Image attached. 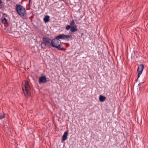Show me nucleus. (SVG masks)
I'll return each instance as SVG.
<instances>
[{
	"label": "nucleus",
	"mask_w": 148,
	"mask_h": 148,
	"mask_svg": "<svg viewBox=\"0 0 148 148\" xmlns=\"http://www.w3.org/2000/svg\"><path fill=\"white\" fill-rule=\"evenodd\" d=\"M72 38H55L52 40L51 47L57 48L58 50H63V46L61 44L60 41L59 39H64L66 40H71Z\"/></svg>",
	"instance_id": "nucleus-1"
},
{
	"label": "nucleus",
	"mask_w": 148,
	"mask_h": 148,
	"mask_svg": "<svg viewBox=\"0 0 148 148\" xmlns=\"http://www.w3.org/2000/svg\"><path fill=\"white\" fill-rule=\"evenodd\" d=\"M15 10L17 14L22 18H23L26 15V11L25 8L21 5L17 4Z\"/></svg>",
	"instance_id": "nucleus-2"
},
{
	"label": "nucleus",
	"mask_w": 148,
	"mask_h": 148,
	"mask_svg": "<svg viewBox=\"0 0 148 148\" xmlns=\"http://www.w3.org/2000/svg\"><path fill=\"white\" fill-rule=\"evenodd\" d=\"M22 89L26 97H28L31 95L30 90L29 84L28 81H25L23 84L22 83Z\"/></svg>",
	"instance_id": "nucleus-3"
},
{
	"label": "nucleus",
	"mask_w": 148,
	"mask_h": 148,
	"mask_svg": "<svg viewBox=\"0 0 148 148\" xmlns=\"http://www.w3.org/2000/svg\"><path fill=\"white\" fill-rule=\"evenodd\" d=\"M42 42L41 43V46L42 48L45 49L46 46L51 47L52 40L49 38H43Z\"/></svg>",
	"instance_id": "nucleus-4"
},
{
	"label": "nucleus",
	"mask_w": 148,
	"mask_h": 148,
	"mask_svg": "<svg viewBox=\"0 0 148 148\" xmlns=\"http://www.w3.org/2000/svg\"><path fill=\"white\" fill-rule=\"evenodd\" d=\"M144 68V66L143 64H141L138 67L137 72H138V78L137 79V81L138 80V79L140 77V75L142 74Z\"/></svg>",
	"instance_id": "nucleus-5"
},
{
	"label": "nucleus",
	"mask_w": 148,
	"mask_h": 148,
	"mask_svg": "<svg viewBox=\"0 0 148 148\" xmlns=\"http://www.w3.org/2000/svg\"><path fill=\"white\" fill-rule=\"evenodd\" d=\"M39 83L40 84L41 83H45L47 82L46 77L45 75H43L39 77L38 80Z\"/></svg>",
	"instance_id": "nucleus-6"
},
{
	"label": "nucleus",
	"mask_w": 148,
	"mask_h": 148,
	"mask_svg": "<svg viewBox=\"0 0 148 148\" xmlns=\"http://www.w3.org/2000/svg\"><path fill=\"white\" fill-rule=\"evenodd\" d=\"M67 134L68 132L67 131L65 132H64L62 137V141H64L66 139L67 136Z\"/></svg>",
	"instance_id": "nucleus-7"
},
{
	"label": "nucleus",
	"mask_w": 148,
	"mask_h": 148,
	"mask_svg": "<svg viewBox=\"0 0 148 148\" xmlns=\"http://www.w3.org/2000/svg\"><path fill=\"white\" fill-rule=\"evenodd\" d=\"M76 26H71L70 31L71 32H74L77 31Z\"/></svg>",
	"instance_id": "nucleus-8"
},
{
	"label": "nucleus",
	"mask_w": 148,
	"mask_h": 148,
	"mask_svg": "<svg viewBox=\"0 0 148 148\" xmlns=\"http://www.w3.org/2000/svg\"><path fill=\"white\" fill-rule=\"evenodd\" d=\"M5 15L6 16V15L5 14H4L3 15V16L1 18V20L3 23L4 24L5 23H7V19L4 16H4Z\"/></svg>",
	"instance_id": "nucleus-9"
},
{
	"label": "nucleus",
	"mask_w": 148,
	"mask_h": 148,
	"mask_svg": "<svg viewBox=\"0 0 148 148\" xmlns=\"http://www.w3.org/2000/svg\"><path fill=\"white\" fill-rule=\"evenodd\" d=\"M106 97L100 95L99 99L101 102H103L106 99Z\"/></svg>",
	"instance_id": "nucleus-10"
},
{
	"label": "nucleus",
	"mask_w": 148,
	"mask_h": 148,
	"mask_svg": "<svg viewBox=\"0 0 148 148\" xmlns=\"http://www.w3.org/2000/svg\"><path fill=\"white\" fill-rule=\"evenodd\" d=\"M49 16L48 15H46L44 18V21L45 23L49 21Z\"/></svg>",
	"instance_id": "nucleus-11"
},
{
	"label": "nucleus",
	"mask_w": 148,
	"mask_h": 148,
	"mask_svg": "<svg viewBox=\"0 0 148 148\" xmlns=\"http://www.w3.org/2000/svg\"><path fill=\"white\" fill-rule=\"evenodd\" d=\"M70 25L71 26H76L75 22L74 21V20H73L70 23Z\"/></svg>",
	"instance_id": "nucleus-12"
},
{
	"label": "nucleus",
	"mask_w": 148,
	"mask_h": 148,
	"mask_svg": "<svg viewBox=\"0 0 148 148\" xmlns=\"http://www.w3.org/2000/svg\"><path fill=\"white\" fill-rule=\"evenodd\" d=\"M55 37H70V36H66L65 35L63 34H60L58 36H55Z\"/></svg>",
	"instance_id": "nucleus-13"
},
{
	"label": "nucleus",
	"mask_w": 148,
	"mask_h": 148,
	"mask_svg": "<svg viewBox=\"0 0 148 148\" xmlns=\"http://www.w3.org/2000/svg\"><path fill=\"white\" fill-rule=\"evenodd\" d=\"M70 28H71V26L69 25H67L65 29L66 30H68Z\"/></svg>",
	"instance_id": "nucleus-14"
},
{
	"label": "nucleus",
	"mask_w": 148,
	"mask_h": 148,
	"mask_svg": "<svg viewBox=\"0 0 148 148\" xmlns=\"http://www.w3.org/2000/svg\"><path fill=\"white\" fill-rule=\"evenodd\" d=\"M5 116L4 115H0V119H1L3 118H5Z\"/></svg>",
	"instance_id": "nucleus-15"
},
{
	"label": "nucleus",
	"mask_w": 148,
	"mask_h": 148,
	"mask_svg": "<svg viewBox=\"0 0 148 148\" xmlns=\"http://www.w3.org/2000/svg\"><path fill=\"white\" fill-rule=\"evenodd\" d=\"M31 0H29V5L30 4V3H31Z\"/></svg>",
	"instance_id": "nucleus-16"
},
{
	"label": "nucleus",
	"mask_w": 148,
	"mask_h": 148,
	"mask_svg": "<svg viewBox=\"0 0 148 148\" xmlns=\"http://www.w3.org/2000/svg\"><path fill=\"white\" fill-rule=\"evenodd\" d=\"M10 0H6V1L8 2Z\"/></svg>",
	"instance_id": "nucleus-17"
},
{
	"label": "nucleus",
	"mask_w": 148,
	"mask_h": 148,
	"mask_svg": "<svg viewBox=\"0 0 148 148\" xmlns=\"http://www.w3.org/2000/svg\"><path fill=\"white\" fill-rule=\"evenodd\" d=\"M138 85H139V86H140V83H139L138 84Z\"/></svg>",
	"instance_id": "nucleus-18"
}]
</instances>
